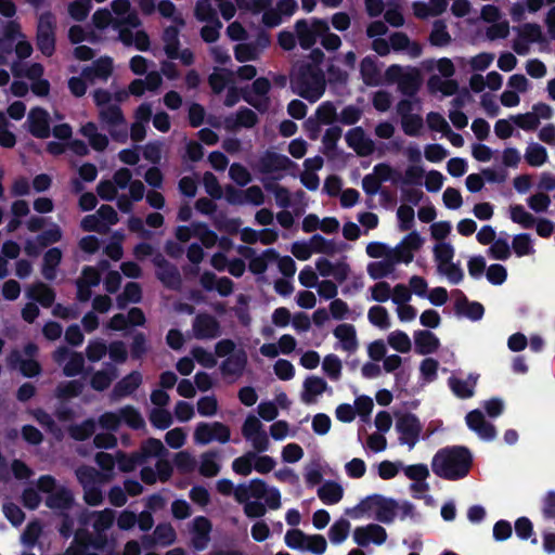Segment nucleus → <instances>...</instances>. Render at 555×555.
<instances>
[{
	"mask_svg": "<svg viewBox=\"0 0 555 555\" xmlns=\"http://www.w3.org/2000/svg\"><path fill=\"white\" fill-rule=\"evenodd\" d=\"M350 529V522L347 519H339L335 521L330 530H328V538L332 543L339 544L344 542L349 533Z\"/></svg>",
	"mask_w": 555,
	"mask_h": 555,
	"instance_id": "nucleus-50",
	"label": "nucleus"
},
{
	"mask_svg": "<svg viewBox=\"0 0 555 555\" xmlns=\"http://www.w3.org/2000/svg\"><path fill=\"white\" fill-rule=\"evenodd\" d=\"M116 463L122 473H131L138 465L143 464L138 451L128 454L120 450L116 452Z\"/></svg>",
	"mask_w": 555,
	"mask_h": 555,
	"instance_id": "nucleus-37",
	"label": "nucleus"
},
{
	"mask_svg": "<svg viewBox=\"0 0 555 555\" xmlns=\"http://www.w3.org/2000/svg\"><path fill=\"white\" fill-rule=\"evenodd\" d=\"M94 516L93 529L98 534L108 530L114 524L115 513L109 508L95 512Z\"/></svg>",
	"mask_w": 555,
	"mask_h": 555,
	"instance_id": "nucleus-49",
	"label": "nucleus"
},
{
	"mask_svg": "<svg viewBox=\"0 0 555 555\" xmlns=\"http://www.w3.org/2000/svg\"><path fill=\"white\" fill-rule=\"evenodd\" d=\"M333 334L339 339L345 351L354 352L358 349L357 332L352 324H339L334 328Z\"/></svg>",
	"mask_w": 555,
	"mask_h": 555,
	"instance_id": "nucleus-23",
	"label": "nucleus"
},
{
	"mask_svg": "<svg viewBox=\"0 0 555 555\" xmlns=\"http://www.w3.org/2000/svg\"><path fill=\"white\" fill-rule=\"evenodd\" d=\"M237 253L249 260L248 269L255 275L263 274L268 269V263L279 259V253L273 248H268L260 256H257L253 247L240 245Z\"/></svg>",
	"mask_w": 555,
	"mask_h": 555,
	"instance_id": "nucleus-8",
	"label": "nucleus"
},
{
	"mask_svg": "<svg viewBox=\"0 0 555 555\" xmlns=\"http://www.w3.org/2000/svg\"><path fill=\"white\" fill-rule=\"evenodd\" d=\"M367 318L373 325L382 330H386L390 326L388 311L383 306L371 307L367 313Z\"/></svg>",
	"mask_w": 555,
	"mask_h": 555,
	"instance_id": "nucleus-51",
	"label": "nucleus"
},
{
	"mask_svg": "<svg viewBox=\"0 0 555 555\" xmlns=\"http://www.w3.org/2000/svg\"><path fill=\"white\" fill-rule=\"evenodd\" d=\"M102 122H105L109 128L125 125V116L121 108L116 105H107L100 111L99 115Z\"/></svg>",
	"mask_w": 555,
	"mask_h": 555,
	"instance_id": "nucleus-35",
	"label": "nucleus"
},
{
	"mask_svg": "<svg viewBox=\"0 0 555 555\" xmlns=\"http://www.w3.org/2000/svg\"><path fill=\"white\" fill-rule=\"evenodd\" d=\"M118 376V371L114 365H109L107 370L96 371L91 379L90 386L96 391L106 390L112 382Z\"/></svg>",
	"mask_w": 555,
	"mask_h": 555,
	"instance_id": "nucleus-28",
	"label": "nucleus"
},
{
	"mask_svg": "<svg viewBox=\"0 0 555 555\" xmlns=\"http://www.w3.org/2000/svg\"><path fill=\"white\" fill-rule=\"evenodd\" d=\"M211 528V521L205 516H196L193 519L191 541L196 551H204L207 547L210 541Z\"/></svg>",
	"mask_w": 555,
	"mask_h": 555,
	"instance_id": "nucleus-15",
	"label": "nucleus"
},
{
	"mask_svg": "<svg viewBox=\"0 0 555 555\" xmlns=\"http://www.w3.org/2000/svg\"><path fill=\"white\" fill-rule=\"evenodd\" d=\"M195 16L198 21L206 23H211L219 20L216 10L210 3V0H197L195 4Z\"/></svg>",
	"mask_w": 555,
	"mask_h": 555,
	"instance_id": "nucleus-54",
	"label": "nucleus"
},
{
	"mask_svg": "<svg viewBox=\"0 0 555 555\" xmlns=\"http://www.w3.org/2000/svg\"><path fill=\"white\" fill-rule=\"evenodd\" d=\"M8 365L11 370H18L27 378H33L41 374L42 366L36 359H24L22 352L13 349L7 357Z\"/></svg>",
	"mask_w": 555,
	"mask_h": 555,
	"instance_id": "nucleus-11",
	"label": "nucleus"
},
{
	"mask_svg": "<svg viewBox=\"0 0 555 555\" xmlns=\"http://www.w3.org/2000/svg\"><path fill=\"white\" fill-rule=\"evenodd\" d=\"M421 86L420 78L416 74H405L399 80V89L402 94L414 96Z\"/></svg>",
	"mask_w": 555,
	"mask_h": 555,
	"instance_id": "nucleus-64",
	"label": "nucleus"
},
{
	"mask_svg": "<svg viewBox=\"0 0 555 555\" xmlns=\"http://www.w3.org/2000/svg\"><path fill=\"white\" fill-rule=\"evenodd\" d=\"M427 87L430 92H441L444 96H451L459 92V82L454 79L443 80L437 75L429 77Z\"/></svg>",
	"mask_w": 555,
	"mask_h": 555,
	"instance_id": "nucleus-31",
	"label": "nucleus"
},
{
	"mask_svg": "<svg viewBox=\"0 0 555 555\" xmlns=\"http://www.w3.org/2000/svg\"><path fill=\"white\" fill-rule=\"evenodd\" d=\"M525 159L530 166L540 167L547 160L546 149L539 143H532L526 150Z\"/></svg>",
	"mask_w": 555,
	"mask_h": 555,
	"instance_id": "nucleus-42",
	"label": "nucleus"
},
{
	"mask_svg": "<svg viewBox=\"0 0 555 555\" xmlns=\"http://www.w3.org/2000/svg\"><path fill=\"white\" fill-rule=\"evenodd\" d=\"M291 82L294 92L310 103L321 99L326 89V78L322 68L310 65L307 61L295 65Z\"/></svg>",
	"mask_w": 555,
	"mask_h": 555,
	"instance_id": "nucleus-2",
	"label": "nucleus"
},
{
	"mask_svg": "<svg viewBox=\"0 0 555 555\" xmlns=\"http://www.w3.org/2000/svg\"><path fill=\"white\" fill-rule=\"evenodd\" d=\"M63 253L59 247L49 248L42 259L41 274L48 281H53L57 275V268L62 262Z\"/></svg>",
	"mask_w": 555,
	"mask_h": 555,
	"instance_id": "nucleus-20",
	"label": "nucleus"
},
{
	"mask_svg": "<svg viewBox=\"0 0 555 555\" xmlns=\"http://www.w3.org/2000/svg\"><path fill=\"white\" fill-rule=\"evenodd\" d=\"M423 126V118L418 114L401 118V128L409 137H418Z\"/></svg>",
	"mask_w": 555,
	"mask_h": 555,
	"instance_id": "nucleus-55",
	"label": "nucleus"
},
{
	"mask_svg": "<svg viewBox=\"0 0 555 555\" xmlns=\"http://www.w3.org/2000/svg\"><path fill=\"white\" fill-rule=\"evenodd\" d=\"M42 532V527L38 520L30 521L25 530L22 533V542L27 547L31 548L36 545L40 534Z\"/></svg>",
	"mask_w": 555,
	"mask_h": 555,
	"instance_id": "nucleus-57",
	"label": "nucleus"
},
{
	"mask_svg": "<svg viewBox=\"0 0 555 555\" xmlns=\"http://www.w3.org/2000/svg\"><path fill=\"white\" fill-rule=\"evenodd\" d=\"M153 535L155 541L163 546H168L176 540V531L170 524H158Z\"/></svg>",
	"mask_w": 555,
	"mask_h": 555,
	"instance_id": "nucleus-53",
	"label": "nucleus"
},
{
	"mask_svg": "<svg viewBox=\"0 0 555 555\" xmlns=\"http://www.w3.org/2000/svg\"><path fill=\"white\" fill-rule=\"evenodd\" d=\"M388 344L390 345L391 348L401 353L409 352L412 347L408 334L400 330L393 331L389 334Z\"/></svg>",
	"mask_w": 555,
	"mask_h": 555,
	"instance_id": "nucleus-48",
	"label": "nucleus"
},
{
	"mask_svg": "<svg viewBox=\"0 0 555 555\" xmlns=\"http://www.w3.org/2000/svg\"><path fill=\"white\" fill-rule=\"evenodd\" d=\"M424 175L425 170L422 166L411 165L405 169L404 175H401V178H398V183L401 182L402 184L408 185H421Z\"/></svg>",
	"mask_w": 555,
	"mask_h": 555,
	"instance_id": "nucleus-59",
	"label": "nucleus"
},
{
	"mask_svg": "<svg viewBox=\"0 0 555 555\" xmlns=\"http://www.w3.org/2000/svg\"><path fill=\"white\" fill-rule=\"evenodd\" d=\"M256 459V453L253 451L246 452L244 455L236 457L232 463V469L235 474L248 476L254 469L253 461Z\"/></svg>",
	"mask_w": 555,
	"mask_h": 555,
	"instance_id": "nucleus-47",
	"label": "nucleus"
},
{
	"mask_svg": "<svg viewBox=\"0 0 555 555\" xmlns=\"http://www.w3.org/2000/svg\"><path fill=\"white\" fill-rule=\"evenodd\" d=\"M121 421L131 429L140 430L145 427V421L141 413L132 405L120 409Z\"/></svg>",
	"mask_w": 555,
	"mask_h": 555,
	"instance_id": "nucleus-36",
	"label": "nucleus"
},
{
	"mask_svg": "<svg viewBox=\"0 0 555 555\" xmlns=\"http://www.w3.org/2000/svg\"><path fill=\"white\" fill-rule=\"evenodd\" d=\"M55 292L43 282H36L27 289V297L39 302L43 308H50L55 300Z\"/></svg>",
	"mask_w": 555,
	"mask_h": 555,
	"instance_id": "nucleus-21",
	"label": "nucleus"
},
{
	"mask_svg": "<svg viewBox=\"0 0 555 555\" xmlns=\"http://www.w3.org/2000/svg\"><path fill=\"white\" fill-rule=\"evenodd\" d=\"M162 39L165 43L164 50L168 59L176 60L179 57L180 40L178 27L170 25L167 26L164 31Z\"/></svg>",
	"mask_w": 555,
	"mask_h": 555,
	"instance_id": "nucleus-25",
	"label": "nucleus"
},
{
	"mask_svg": "<svg viewBox=\"0 0 555 555\" xmlns=\"http://www.w3.org/2000/svg\"><path fill=\"white\" fill-rule=\"evenodd\" d=\"M519 37L526 39L529 43H546V37L543 35L541 26L537 23H526L521 26Z\"/></svg>",
	"mask_w": 555,
	"mask_h": 555,
	"instance_id": "nucleus-41",
	"label": "nucleus"
},
{
	"mask_svg": "<svg viewBox=\"0 0 555 555\" xmlns=\"http://www.w3.org/2000/svg\"><path fill=\"white\" fill-rule=\"evenodd\" d=\"M346 143L359 156L366 157L374 153L375 144L367 138L362 127H354L347 131L345 135Z\"/></svg>",
	"mask_w": 555,
	"mask_h": 555,
	"instance_id": "nucleus-13",
	"label": "nucleus"
},
{
	"mask_svg": "<svg viewBox=\"0 0 555 555\" xmlns=\"http://www.w3.org/2000/svg\"><path fill=\"white\" fill-rule=\"evenodd\" d=\"M85 385L79 379L60 383L55 390L54 396L60 400H69L79 397L83 391Z\"/></svg>",
	"mask_w": 555,
	"mask_h": 555,
	"instance_id": "nucleus-30",
	"label": "nucleus"
},
{
	"mask_svg": "<svg viewBox=\"0 0 555 555\" xmlns=\"http://www.w3.org/2000/svg\"><path fill=\"white\" fill-rule=\"evenodd\" d=\"M459 296L454 302V311L457 315H464L472 321H479L485 314L483 306L478 301H469L465 294L456 289Z\"/></svg>",
	"mask_w": 555,
	"mask_h": 555,
	"instance_id": "nucleus-16",
	"label": "nucleus"
},
{
	"mask_svg": "<svg viewBox=\"0 0 555 555\" xmlns=\"http://www.w3.org/2000/svg\"><path fill=\"white\" fill-rule=\"evenodd\" d=\"M175 466L182 474L192 473L196 467L195 459L188 451H180L175 454Z\"/></svg>",
	"mask_w": 555,
	"mask_h": 555,
	"instance_id": "nucleus-63",
	"label": "nucleus"
},
{
	"mask_svg": "<svg viewBox=\"0 0 555 555\" xmlns=\"http://www.w3.org/2000/svg\"><path fill=\"white\" fill-rule=\"evenodd\" d=\"M247 364V357L244 351H240L228 357L220 365L223 375H242Z\"/></svg>",
	"mask_w": 555,
	"mask_h": 555,
	"instance_id": "nucleus-26",
	"label": "nucleus"
},
{
	"mask_svg": "<svg viewBox=\"0 0 555 555\" xmlns=\"http://www.w3.org/2000/svg\"><path fill=\"white\" fill-rule=\"evenodd\" d=\"M434 258L438 266L444 267L452 263L455 249L451 243L440 242L434 246Z\"/></svg>",
	"mask_w": 555,
	"mask_h": 555,
	"instance_id": "nucleus-40",
	"label": "nucleus"
},
{
	"mask_svg": "<svg viewBox=\"0 0 555 555\" xmlns=\"http://www.w3.org/2000/svg\"><path fill=\"white\" fill-rule=\"evenodd\" d=\"M399 503L395 499L378 493L367 495L356 506V511L361 514L374 509L376 520L383 524H391L396 518Z\"/></svg>",
	"mask_w": 555,
	"mask_h": 555,
	"instance_id": "nucleus-3",
	"label": "nucleus"
},
{
	"mask_svg": "<svg viewBox=\"0 0 555 555\" xmlns=\"http://www.w3.org/2000/svg\"><path fill=\"white\" fill-rule=\"evenodd\" d=\"M479 375L470 373L467 379H461L455 376L448 378V385L455 397L460 399H468L475 395V387L477 385Z\"/></svg>",
	"mask_w": 555,
	"mask_h": 555,
	"instance_id": "nucleus-18",
	"label": "nucleus"
},
{
	"mask_svg": "<svg viewBox=\"0 0 555 555\" xmlns=\"http://www.w3.org/2000/svg\"><path fill=\"white\" fill-rule=\"evenodd\" d=\"M28 132L37 139H47L51 134L50 115L40 106L33 107L27 116Z\"/></svg>",
	"mask_w": 555,
	"mask_h": 555,
	"instance_id": "nucleus-9",
	"label": "nucleus"
},
{
	"mask_svg": "<svg viewBox=\"0 0 555 555\" xmlns=\"http://www.w3.org/2000/svg\"><path fill=\"white\" fill-rule=\"evenodd\" d=\"M95 431V423L93 420L88 418L81 424L75 425L70 428L69 435L76 441H85L89 439Z\"/></svg>",
	"mask_w": 555,
	"mask_h": 555,
	"instance_id": "nucleus-46",
	"label": "nucleus"
},
{
	"mask_svg": "<svg viewBox=\"0 0 555 555\" xmlns=\"http://www.w3.org/2000/svg\"><path fill=\"white\" fill-rule=\"evenodd\" d=\"M314 116L323 125H332L334 121L338 120L336 106L331 101L322 102L315 109Z\"/></svg>",
	"mask_w": 555,
	"mask_h": 555,
	"instance_id": "nucleus-45",
	"label": "nucleus"
},
{
	"mask_svg": "<svg viewBox=\"0 0 555 555\" xmlns=\"http://www.w3.org/2000/svg\"><path fill=\"white\" fill-rule=\"evenodd\" d=\"M330 25L326 20L312 17L310 21L300 18L295 22L294 30L301 49L310 50L317 43L319 37L328 31Z\"/></svg>",
	"mask_w": 555,
	"mask_h": 555,
	"instance_id": "nucleus-4",
	"label": "nucleus"
},
{
	"mask_svg": "<svg viewBox=\"0 0 555 555\" xmlns=\"http://www.w3.org/2000/svg\"><path fill=\"white\" fill-rule=\"evenodd\" d=\"M360 74L366 86H375L379 82V70L374 56L367 55L362 59Z\"/></svg>",
	"mask_w": 555,
	"mask_h": 555,
	"instance_id": "nucleus-29",
	"label": "nucleus"
},
{
	"mask_svg": "<svg viewBox=\"0 0 555 555\" xmlns=\"http://www.w3.org/2000/svg\"><path fill=\"white\" fill-rule=\"evenodd\" d=\"M343 495V487L335 481H326L318 489L319 499L326 505L338 503Z\"/></svg>",
	"mask_w": 555,
	"mask_h": 555,
	"instance_id": "nucleus-27",
	"label": "nucleus"
},
{
	"mask_svg": "<svg viewBox=\"0 0 555 555\" xmlns=\"http://www.w3.org/2000/svg\"><path fill=\"white\" fill-rule=\"evenodd\" d=\"M452 41L451 35L448 31L447 24L443 20H437L433 24V29L429 35V42L434 47H446Z\"/></svg>",
	"mask_w": 555,
	"mask_h": 555,
	"instance_id": "nucleus-34",
	"label": "nucleus"
},
{
	"mask_svg": "<svg viewBox=\"0 0 555 555\" xmlns=\"http://www.w3.org/2000/svg\"><path fill=\"white\" fill-rule=\"evenodd\" d=\"M152 262L156 268V278L165 287L175 291L181 287L182 278L177 266L169 262L160 253L153 257Z\"/></svg>",
	"mask_w": 555,
	"mask_h": 555,
	"instance_id": "nucleus-7",
	"label": "nucleus"
},
{
	"mask_svg": "<svg viewBox=\"0 0 555 555\" xmlns=\"http://www.w3.org/2000/svg\"><path fill=\"white\" fill-rule=\"evenodd\" d=\"M219 452L215 450L207 451L202 454V462L199 466V473L202 476L211 478L219 474L220 464L217 462Z\"/></svg>",
	"mask_w": 555,
	"mask_h": 555,
	"instance_id": "nucleus-33",
	"label": "nucleus"
},
{
	"mask_svg": "<svg viewBox=\"0 0 555 555\" xmlns=\"http://www.w3.org/2000/svg\"><path fill=\"white\" fill-rule=\"evenodd\" d=\"M353 540L362 547L367 546L370 543L380 545L387 540V532L380 525L369 524L354 529Z\"/></svg>",
	"mask_w": 555,
	"mask_h": 555,
	"instance_id": "nucleus-12",
	"label": "nucleus"
},
{
	"mask_svg": "<svg viewBox=\"0 0 555 555\" xmlns=\"http://www.w3.org/2000/svg\"><path fill=\"white\" fill-rule=\"evenodd\" d=\"M138 453L142 462L145 463L150 457L166 456L168 451L159 439L150 437L141 443Z\"/></svg>",
	"mask_w": 555,
	"mask_h": 555,
	"instance_id": "nucleus-24",
	"label": "nucleus"
},
{
	"mask_svg": "<svg viewBox=\"0 0 555 555\" xmlns=\"http://www.w3.org/2000/svg\"><path fill=\"white\" fill-rule=\"evenodd\" d=\"M322 367L332 380L339 379L341 375V361L336 354L331 353L325 356Z\"/></svg>",
	"mask_w": 555,
	"mask_h": 555,
	"instance_id": "nucleus-62",
	"label": "nucleus"
},
{
	"mask_svg": "<svg viewBox=\"0 0 555 555\" xmlns=\"http://www.w3.org/2000/svg\"><path fill=\"white\" fill-rule=\"evenodd\" d=\"M44 504L57 515V513L69 512L74 507L75 496L70 489L60 487L46 498Z\"/></svg>",
	"mask_w": 555,
	"mask_h": 555,
	"instance_id": "nucleus-14",
	"label": "nucleus"
},
{
	"mask_svg": "<svg viewBox=\"0 0 555 555\" xmlns=\"http://www.w3.org/2000/svg\"><path fill=\"white\" fill-rule=\"evenodd\" d=\"M85 359L80 352H72L68 361L63 367V374L67 377H74L82 373Z\"/></svg>",
	"mask_w": 555,
	"mask_h": 555,
	"instance_id": "nucleus-56",
	"label": "nucleus"
},
{
	"mask_svg": "<svg viewBox=\"0 0 555 555\" xmlns=\"http://www.w3.org/2000/svg\"><path fill=\"white\" fill-rule=\"evenodd\" d=\"M192 327L197 339H214L221 335L219 321L209 313H198L193 320Z\"/></svg>",
	"mask_w": 555,
	"mask_h": 555,
	"instance_id": "nucleus-10",
	"label": "nucleus"
},
{
	"mask_svg": "<svg viewBox=\"0 0 555 555\" xmlns=\"http://www.w3.org/2000/svg\"><path fill=\"white\" fill-rule=\"evenodd\" d=\"M415 351L418 354H430L440 347L439 338L428 330H418L414 332Z\"/></svg>",
	"mask_w": 555,
	"mask_h": 555,
	"instance_id": "nucleus-19",
	"label": "nucleus"
},
{
	"mask_svg": "<svg viewBox=\"0 0 555 555\" xmlns=\"http://www.w3.org/2000/svg\"><path fill=\"white\" fill-rule=\"evenodd\" d=\"M396 263L389 257L383 261L371 262L367 266V273L373 280L388 276L395 270Z\"/></svg>",
	"mask_w": 555,
	"mask_h": 555,
	"instance_id": "nucleus-39",
	"label": "nucleus"
},
{
	"mask_svg": "<svg viewBox=\"0 0 555 555\" xmlns=\"http://www.w3.org/2000/svg\"><path fill=\"white\" fill-rule=\"evenodd\" d=\"M192 227L194 228V236L198 237L206 248L215 246L218 241V235L210 230L206 223L194 222Z\"/></svg>",
	"mask_w": 555,
	"mask_h": 555,
	"instance_id": "nucleus-44",
	"label": "nucleus"
},
{
	"mask_svg": "<svg viewBox=\"0 0 555 555\" xmlns=\"http://www.w3.org/2000/svg\"><path fill=\"white\" fill-rule=\"evenodd\" d=\"M513 122L525 131L535 130L539 125V116L533 114V112H528L525 114H518L512 117Z\"/></svg>",
	"mask_w": 555,
	"mask_h": 555,
	"instance_id": "nucleus-61",
	"label": "nucleus"
},
{
	"mask_svg": "<svg viewBox=\"0 0 555 555\" xmlns=\"http://www.w3.org/2000/svg\"><path fill=\"white\" fill-rule=\"evenodd\" d=\"M142 384V374L139 371H132L120 380H118L113 390L112 399H120L133 393Z\"/></svg>",
	"mask_w": 555,
	"mask_h": 555,
	"instance_id": "nucleus-17",
	"label": "nucleus"
},
{
	"mask_svg": "<svg viewBox=\"0 0 555 555\" xmlns=\"http://www.w3.org/2000/svg\"><path fill=\"white\" fill-rule=\"evenodd\" d=\"M373 176L378 178L380 183L389 180L392 183H398V178H401V173L386 163L375 165L373 169Z\"/></svg>",
	"mask_w": 555,
	"mask_h": 555,
	"instance_id": "nucleus-58",
	"label": "nucleus"
},
{
	"mask_svg": "<svg viewBox=\"0 0 555 555\" xmlns=\"http://www.w3.org/2000/svg\"><path fill=\"white\" fill-rule=\"evenodd\" d=\"M422 428L418 417L410 412L399 415L396 422V429L400 434V443L406 444L411 449L418 441Z\"/></svg>",
	"mask_w": 555,
	"mask_h": 555,
	"instance_id": "nucleus-6",
	"label": "nucleus"
},
{
	"mask_svg": "<svg viewBox=\"0 0 555 555\" xmlns=\"http://www.w3.org/2000/svg\"><path fill=\"white\" fill-rule=\"evenodd\" d=\"M142 300V288L137 282H128L124 292L117 296V306L124 309L129 302L138 304Z\"/></svg>",
	"mask_w": 555,
	"mask_h": 555,
	"instance_id": "nucleus-32",
	"label": "nucleus"
},
{
	"mask_svg": "<svg viewBox=\"0 0 555 555\" xmlns=\"http://www.w3.org/2000/svg\"><path fill=\"white\" fill-rule=\"evenodd\" d=\"M509 210L513 222L520 224L524 229H531L534 227L535 217L528 212L522 205H513Z\"/></svg>",
	"mask_w": 555,
	"mask_h": 555,
	"instance_id": "nucleus-43",
	"label": "nucleus"
},
{
	"mask_svg": "<svg viewBox=\"0 0 555 555\" xmlns=\"http://www.w3.org/2000/svg\"><path fill=\"white\" fill-rule=\"evenodd\" d=\"M514 528H515L516 535L520 540H522V541L530 540V542L532 544L538 543V539H537V535L533 530V524L528 517L521 516V517L517 518L515 521Z\"/></svg>",
	"mask_w": 555,
	"mask_h": 555,
	"instance_id": "nucleus-38",
	"label": "nucleus"
},
{
	"mask_svg": "<svg viewBox=\"0 0 555 555\" xmlns=\"http://www.w3.org/2000/svg\"><path fill=\"white\" fill-rule=\"evenodd\" d=\"M327 389L325 379L319 376H308L304 382V391L301 392V400L306 404L315 402V397L322 395Z\"/></svg>",
	"mask_w": 555,
	"mask_h": 555,
	"instance_id": "nucleus-22",
	"label": "nucleus"
},
{
	"mask_svg": "<svg viewBox=\"0 0 555 555\" xmlns=\"http://www.w3.org/2000/svg\"><path fill=\"white\" fill-rule=\"evenodd\" d=\"M90 10L91 0H75L68 5V13L70 17L77 22L85 21Z\"/></svg>",
	"mask_w": 555,
	"mask_h": 555,
	"instance_id": "nucleus-60",
	"label": "nucleus"
},
{
	"mask_svg": "<svg viewBox=\"0 0 555 555\" xmlns=\"http://www.w3.org/2000/svg\"><path fill=\"white\" fill-rule=\"evenodd\" d=\"M297 165L289 157L271 150L263 152L258 158L254 170L262 175H272L296 169Z\"/></svg>",
	"mask_w": 555,
	"mask_h": 555,
	"instance_id": "nucleus-5",
	"label": "nucleus"
},
{
	"mask_svg": "<svg viewBox=\"0 0 555 555\" xmlns=\"http://www.w3.org/2000/svg\"><path fill=\"white\" fill-rule=\"evenodd\" d=\"M472 465V452L464 446L442 448L431 461L434 474L446 480H459L466 477Z\"/></svg>",
	"mask_w": 555,
	"mask_h": 555,
	"instance_id": "nucleus-1",
	"label": "nucleus"
},
{
	"mask_svg": "<svg viewBox=\"0 0 555 555\" xmlns=\"http://www.w3.org/2000/svg\"><path fill=\"white\" fill-rule=\"evenodd\" d=\"M512 246L517 257H524L534 251L531 236L528 233H520L515 235Z\"/></svg>",
	"mask_w": 555,
	"mask_h": 555,
	"instance_id": "nucleus-52",
	"label": "nucleus"
}]
</instances>
